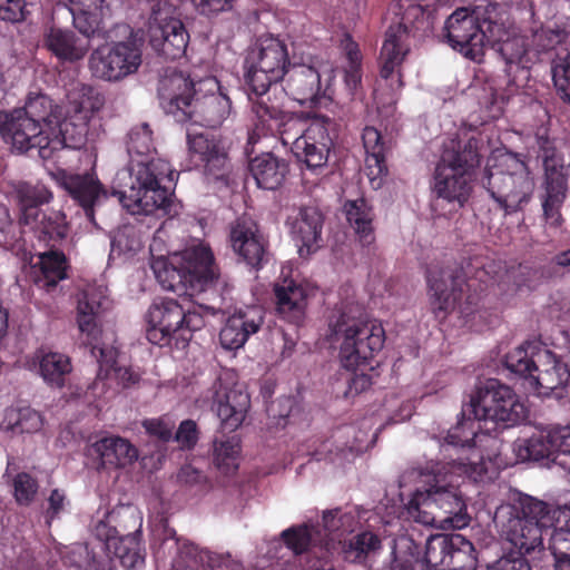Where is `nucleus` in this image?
<instances>
[{
    "label": "nucleus",
    "mask_w": 570,
    "mask_h": 570,
    "mask_svg": "<svg viewBox=\"0 0 570 570\" xmlns=\"http://www.w3.org/2000/svg\"><path fill=\"white\" fill-rule=\"evenodd\" d=\"M95 111L89 104L72 102L55 125L47 146L41 147V158L50 160L63 148L81 149L87 142L95 141L98 129L91 125Z\"/></svg>",
    "instance_id": "obj_15"
},
{
    "label": "nucleus",
    "mask_w": 570,
    "mask_h": 570,
    "mask_svg": "<svg viewBox=\"0 0 570 570\" xmlns=\"http://www.w3.org/2000/svg\"><path fill=\"white\" fill-rule=\"evenodd\" d=\"M533 43L539 52L549 55L554 87L570 101V31L543 27L533 35Z\"/></svg>",
    "instance_id": "obj_21"
},
{
    "label": "nucleus",
    "mask_w": 570,
    "mask_h": 570,
    "mask_svg": "<svg viewBox=\"0 0 570 570\" xmlns=\"http://www.w3.org/2000/svg\"><path fill=\"white\" fill-rule=\"evenodd\" d=\"M366 151L365 166L371 181L386 176L389 173L385 159V146L381 132L374 127H365L362 135Z\"/></svg>",
    "instance_id": "obj_49"
},
{
    "label": "nucleus",
    "mask_w": 570,
    "mask_h": 570,
    "mask_svg": "<svg viewBox=\"0 0 570 570\" xmlns=\"http://www.w3.org/2000/svg\"><path fill=\"white\" fill-rule=\"evenodd\" d=\"M505 273L492 259L472 257L460 266L430 265L426 268V283L431 311L443 322L456 308L469 316L475 311L482 294L498 284Z\"/></svg>",
    "instance_id": "obj_2"
},
{
    "label": "nucleus",
    "mask_w": 570,
    "mask_h": 570,
    "mask_svg": "<svg viewBox=\"0 0 570 570\" xmlns=\"http://www.w3.org/2000/svg\"><path fill=\"white\" fill-rule=\"evenodd\" d=\"M86 454L98 460V468H124L138 458L136 448L120 436L102 438L87 448Z\"/></svg>",
    "instance_id": "obj_35"
},
{
    "label": "nucleus",
    "mask_w": 570,
    "mask_h": 570,
    "mask_svg": "<svg viewBox=\"0 0 570 570\" xmlns=\"http://www.w3.org/2000/svg\"><path fill=\"white\" fill-rule=\"evenodd\" d=\"M331 337L340 342L338 356H373L385 343L381 323L372 322L365 307L345 302L330 320Z\"/></svg>",
    "instance_id": "obj_12"
},
{
    "label": "nucleus",
    "mask_w": 570,
    "mask_h": 570,
    "mask_svg": "<svg viewBox=\"0 0 570 570\" xmlns=\"http://www.w3.org/2000/svg\"><path fill=\"white\" fill-rule=\"evenodd\" d=\"M238 442L233 439L214 442L213 463L223 474H232L237 468Z\"/></svg>",
    "instance_id": "obj_55"
},
{
    "label": "nucleus",
    "mask_w": 570,
    "mask_h": 570,
    "mask_svg": "<svg viewBox=\"0 0 570 570\" xmlns=\"http://www.w3.org/2000/svg\"><path fill=\"white\" fill-rule=\"evenodd\" d=\"M287 224L294 240L297 245L299 244L301 255L304 254V250L311 254L320 247L324 216L318 208L301 207L294 218H288Z\"/></svg>",
    "instance_id": "obj_34"
},
{
    "label": "nucleus",
    "mask_w": 570,
    "mask_h": 570,
    "mask_svg": "<svg viewBox=\"0 0 570 570\" xmlns=\"http://www.w3.org/2000/svg\"><path fill=\"white\" fill-rule=\"evenodd\" d=\"M448 570H476L478 558L473 543L460 533H453Z\"/></svg>",
    "instance_id": "obj_53"
},
{
    "label": "nucleus",
    "mask_w": 570,
    "mask_h": 570,
    "mask_svg": "<svg viewBox=\"0 0 570 570\" xmlns=\"http://www.w3.org/2000/svg\"><path fill=\"white\" fill-rule=\"evenodd\" d=\"M104 285H87L79 294L77 304V323L80 332L86 334L92 345L91 354L95 356L97 341L101 334V317L111 306V301Z\"/></svg>",
    "instance_id": "obj_27"
},
{
    "label": "nucleus",
    "mask_w": 570,
    "mask_h": 570,
    "mask_svg": "<svg viewBox=\"0 0 570 570\" xmlns=\"http://www.w3.org/2000/svg\"><path fill=\"white\" fill-rule=\"evenodd\" d=\"M505 35V24L498 3L473 10L461 7L445 20L441 38L453 50L468 59L481 61L488 41H498Z\"/></svg>",
    "instance_id": "obj_10"
},
{
    "label": "nucleus",
    "mask_w": 570,
    "mask_h": 570,
    "mask_svg": "<svg viewBox=\"0 0 570 570\" xmlns=\"http://www.w3.org/2000/svg\"><path fill=\"white\" fill-rule=\"evenodd\" d=\"M147 340L164 348L166 346L184 350L190 335H184L185 308L176 299L159 297L149 306L147 312Z\"/></svg>",
    "instance_id": "obj_17"
},
{
    "label": "nucleus",
    "mask_w": 570,
    "mask_h": 570,
    "mask_svg": "<svg viewBox=\"0 0 570 570\" xmlns=\"http://www.w3.org/2000/svg\"><path fill=\"white\" fill-rule=\"evenodd\" d=\"M0 135L16 151L23 154L38 149L40 157L41 147L47 146L46 141L50 139L43 126H39L33 118L30 119L17 108L0 111Z\"/></svg>",
    "instance_id": "obj_23"
},
{
    "label": "nucleus",
    "mask_w": 570,
    "mask_h": 570,
    "mask_svg": "<svg viewBox=\"0 0 570 570\" xmlns=\"http://www.w3.org/2000/svg\"><path fill=\"white\" fill-rule=\"evenodd\" d=\"M150 267L164 289L177 293L180 297L208 295L210 303L199 306L210 314L229 311L232 284L220 277L209 247L199 245L188 248L171 261L155 258Z\"/></svg>",
    "instance_id": "obj_4"
},
{
    "label": "nucleus",
    "mask_w": 570,
    "mask_h": 570,
    "mask_svg": "<svg viewBox=\"0 0 570 570\" xmlns=\"http://www.w3.org/2000/svg\"><path fill=\"white\" fill-rule=\"evenodd\" d=\"M291 66L287 46L276 37H261L248 50L244 60V77L254 114L255 105L259 101L274 105L268 95L269 88L284 78Z\"/></svg>",
    "instance_id": "obj_14"
},
{
    "label": "nucleus",
    "mask_w": 570,
    "mask_h": 570,
    "mask_svg": "<svg viewBox=\"0 0 570 570\" xmlns=\"http://www.w3.org/2000/svg\"><path fill=\"white\" fill-rule=\"evenodd\" d=\"M14 497L19 504H29L38 490L36 480L28 473H19L13 480Z\"/></svg>",
    "instance_id": "obj_61"
},
{
    "label": "nucleus",
    "mask_w": 570,
    "mask_h": 570,
    "mask_svg": "<svg viewBox=\"0 0 570 570\" xmlns=\"http://www.w3.org/2000/svg\"><path fill=\"white\" fill-rule=\"evenodd\" d=\"M417 482L406 505V518L424 527L461 529L469 524L466 505L458 489L440 472L411 469L399 479L400 488Z\"/></svg>",
    "instance_id": "obj_6"
},
{
    "label": "nucleus",
    "mask_w": 570,
    "mask_h": 570,
    "mask_svg": "<svg viewBox=\"0 0 570 570\" xmlns=\"http://www.w3.org/2000/svg\"><path fill=\"white\" fill-rule=\"evenodd\" d=\"M471 177L463 173L455 171L453 167H445L436 164L433 175L432 191L438 198L449 204L463 207L471 195Z\"/></svg>",
    "instance_id": "obj_37"
},
{
    "label": "nucleus",
    "mask_w": 570,
    "mask_h": 570,
    "mask_svg": "<svg viewBox=\"0 0 570 570\" xmlns=\"http://www.w3.org/2000/svg\"><path fill=\"white\" fill-rule=\"evenodd\" d=\"M248 170L259 188L275 190L285 180L288 164L272 153H263L249 160Z\"/></svg>",
    "instance_id": "obj_44"
},
{
    "label": "nucleus",
    "mask_w": 570,
    "mask_h": 570,
    "mask_svg": "<svg viewBox=\"0 0 570 570\" xmlns=\"http://www.w3.org/2000/svg\"><path fill=\"white\" fill-rule=\"evenodd\" d=\"M255 116L248 144H255L256 137L261 136L279 137L284 146L291 145V150L302 167L315 175L323 174L334 146L331 135L334 122L330 117L317 115L303 130L293 112L263 101L255 105Z\"/></svg>",
    "instance_id": "obj_3"
},
{
    "label": "nucleus",
    "mask_w": 570,
    "mask_h": 570,
    "mask_svg": "<svg viewBox=\"0 0 570 570\" xmlns=\"http://www.w3.org/2000/svg\"><path fill=\"white\" fill-rule=\"evenodd\" d=\"M503 364L512 375L529 380L533 385V373L538 371L533 358H503Z\"/></svg>",
    "instance_id": "obj_62"
},
{
    "label": "nucleus",
    "mask_w": 570,
    "mask_h": 570,
    "mask_svg": "<svg viewBox=\"0 0 570 570\" xmlns=\"http://www.w3.org/2000/svg\"><path fill=\"white\" fill-rule=\"evenodd\" d=\"M482 185L505 215L522 210L531 200L534 179L525 161L505 154L488 163Z\"/></svg>",
    "instance_id": "obj_13"
},
{
    "label": "nucleus",
    "mask_w": 570,
    "mask_h": 570,
    "mask_svg": "<svg viewBox=\"0 0 570 570\" xmlns=\"http://www.w3.org/2000/svg\"><path fill=\"white\" fill-rule=\"evenodd\" d=\"M20 227L19 223L12 220L9 208L0 203V245L16 246L21 238Z\"/></svg>",
    "instance_id": "obj_59"
},
{
    "label": "nucleus",
    "mask_w": 570,
    "mask_h": 570,
    "mask_svg": "<svg viewBox=\"0 0 570 570\" xmlns=\"http://www.w3.org/2000/svg\"><path fill=\"white\" fill-rule=\"evenodd\" d=\"M532 386L539 395L554 400L561 406L570 405V364L562 358H552V365L533 377Z\"/></svg>",
    "instance_id": "obj_36"
},
{
    "label": "nucleus",
    "mask_w": 570,
    "mask_h": 570,
    "mask_svg": "<svg viewBox=\"0 0 570 570\" xmlns=\"http://www.w3.org/2000/svg\"><path fill=\"white\" fill-rule=\"evenodd\" d=\"M548 534V549L554 560V570H570V528L552 527Z\"/></svg>",
    "instance_id": "obj_54"
},
{
    "label": "nucleus",
    "mask_w": 570,
    "mask_h": 570,
    "mask_svg": "<svg viewBox=\"0 0 570 570\" xmlns=\"http://www.w3.org/2000/svg\"><path fill=\"white\" fill-rule=\"evenodd\" d=\"M196 11L205 17H217L219 13L230 11L236 0H190Z\"/></svg>",
    "instance_id": "obj_63"
},
{
    "label": "nucleus",
    "mask_w": 570,
    "mask_h": 570,
    "mask_svg": "<svg viewBox=\"0 0 570 570\" xmlns=\"http://www.w3.org/2000/svg\"><path fill=\"white\" fill-rule=\"evenodd\" d=\"M42 426L41 415L31 407L8 409L2 428L19 433L37 432Z\"/></svg>",
    "instance_id": "obj_52"
},
{
    "label": "nucleus",
    "mask_w": 570,
    "mask_h": 570,
    "mask_svg": "<svg viewBox=\"0 0 570 570\" xmlns=\"http://www.w3.org/2000/svg\"><path fill=\"white\" fill-rule=\"evenodd\" d=\"M166 4L156 1L151 6L149 17V35L151 48L165 59L181 58L187 49L189 35L181 20L169 17Z\"/></svg>",
    "instance_id": "obj_20"
},
{
    "label": "nucleus",
    "mask_w": 570,
    "mask_h": 570,
    "mask_svg": "<svg viewBox=\"0 0 570 570\" xmlns=\"http://www.w3.org/2000/svg\"><path fill=\"white\" fill-rule=\"evenodd\" d=\"M190 160L207 176L223 179L229 170V158L222 139L205 132L187 131Z\"/></svg>",
    "instance_id": "obj_24"
},
{
    "label": "nucleus",
    "mask_w": 570,
    "mask_h": 570,
    "mask_svg": "<svg viewBox=\"0 0 570 570\" xmlns=\"http://www.w3.org/2000/svg\"><path fill=\"white\" fill-rule=\"evenodd\" d=\"M158 97L178 122L218 128L232 111V100L215 77L195 81L181 70L168 68L158 83Z\"/></svg>",
    "instance_id": "obj_5"
},
{
    "label": "nucleus",
    "mask_w": 570,
    "mask_h": 570,
    "mask_svg": "<svg viewBox=\"0 0 570 570\" xmlns=\"http://www.w3.org/2000/svg\"><path fill=\"white\" fill-rule=\"evenodd\" d=\"M344 214L348 225L356 234L363 247H368L375 242L374 212L364 198L346 200Z\"/></svg>",
    "instance_id": "obj_45"
},
{
    "label": "nucleus",
    "mask_w": 570,
    "mask_h": 570,
    "mask_svg": "<svg viewBox=\"0 0 570 570\" xmlns=\"http://www.w3.org/2000/svg\"><path fill=\"white\" fill-rule=\"evenodd\" d=\"M344 559L350 562L363 563L370 569L381 564L384 556L380 537L371 531H363L343 543Z\"/></svg>",
    "instance_id": "obj_41"
},
{
    "label": "nucleus",
    "mask_w": 570,
    "mask_h": 570,
    "mask_svg": "<svg viewBox=\"0 0 570 570\" xmlns=\"http://www.w3.org/2000/svg\"><path fill=\"white\" fill-rule=\"evenodd\" d=\"M276 312L286 322L299 326L306 316L307 288L293 278H283L274 285Z\"/></svg>",
    "instance_id": "obj_29"
},
{
    "label": "nucleus",
    "mask_w": 570,
    "mask_h": 570,
    "mask_svg": "<svg viewBox=\"0 0 570 570\" xmlns=\"http://www.w3.org/2000/svg\"><path fill=\"white\" fill-rule=\"evenodd\" d=\"M141 63V49L128 39L96 49L89 59L94 75L105 80H119L137 71Z\"/></svg>",
    "instance_id": "obj_22"
},
{
    "label": "nucleus",
    "mask_w": 570,
    "mask_h": 570,
    "mask_svg": "<svg viewBox=\"0 0 570 570\" xmlns=\"http://www.w3.org/2000/svg\"><path fill=\"white\" fill-rule=\"evenodd\" d=\"M176 557L171 563V570H199V567H208L210 570H242V566L232 560L230 556L216 554L209 550H199L189 542L175 541Z\"/></svg>",
    "instance_id": "obj_30"
},
{
    "label": "nucleus",
    "mask_w": 570,
    "mask_h": 570,
    "mask_svg": "<svg viewBox=\"0 0 570 570\" xmlns=\"http://www.w3.org/2000/svg\"><path fill=\"white\" fill-rule=\"evenodd\" d=\"M102 370H106V377H114L124 385L135 383L138 380V374L132 372L129 366L119 364L117 358H101L99 362V376Z\"/></svg>",
    "instance_id": "obj_60"
},
{
    "label": "nucleus",
    "mask_w": 570,
    "mask_h": 570,
    "mask_svg": "<svg viewBox=\"0 0 570 570\" xmlns=\"http://www.w3.org/2000/svg\"><path fill=\"white\" fill-rule=\"evenodd\" d=\"M71 6L75 28L89 39L98 33L102 21L112 14L121 0H67Z\"/></svg>",
    "instance_id": "obj_31"
},
{
    "label": "nucleus",
    "mask_w": 570,
    "mask_h": 570,
    "mask_svg": "<svg viewBox=\"0 0 570 570\" xmlns=\"http://www.w3.org/2000/svg\"><path fill=\"white\" fill-rule=\"evenodd\" d=\"M342 366L350 372L345 379L347 389L343 392V397L351 399L365 391L372 384L380 362L377 358H342Z\"/></svg>",
    "instance_id": "obj_48"
},
{
    "label": "nucleus",
    "mask_w": 570,
    "mask_h": 570,
    "mask_svg": "<svg viewBox=\"0 0 570 570\" xmlns=\"http://www.w3.org/2000/svg\"><path fill=\"white\" fill-rule=\"evenodd\" d=\"M488 570H531V566L524 554L510 552L489 566Z\"/></svg>",
    "instance_id": "obj_64"
},
{
    "label": "nucleus",
    "mask_w": 570,
    "mask_h": 570,
    "mask_svg": "<svg viewBox=\"0 0 570 570\" xmlns=\"http://www.w3.org/2000/svg\"><path fill=\"white\" fill-rule=\"evenodd\" d=\"M479 140L474 137L466 141L451 140L444 145L439 165L453 167L472 178V171L480 165Z\"/></svg>",
    "instance_id": "obj_43"
},
{
    "label": "nucleus",
    "mask_w": 570,
    "mask_h": 570,
    "mask_svg": "<svg viewBox=\"0 0 570 570\" xmlns=\"http://www.w3.org/2000/svg\"><path fill=\"white\" fill-rule=\"evenodd\" d=\"M512 450L521 462L548 466L558 453L570 454V425L540 424L529 438L515 440Z\"/></svg>",
    "instance_id": "obj_18"
},
{
    "label": "nucleus",
    "mask_w": 570,
    "mask_h": 570,
    "mask_svg": "<svg viewBox=\"0 0 570 570\" xmlns=\"http://www.w3.org/2000/svg\"><path fill=\"white\" fill-rule=\"evenodd\" d=\"M35 267L38 268L35 284L52 294L58 291L59 283L68 278L70 263L62 250L49 247L48 250L38 254V262Z\"/></svg>",
    "instance_id": "obj_39"
},
{
    "label": "nucleus",
    "mask_w": 570,
    "mask_h": 570,
    "mask_svg": "<svg viewBox=\"0 0 570 570\" xmlns=\"http://www.w3.org/2000/svg\"><path fill=\"white\" fill-rule=\"evenodd\" d=\"M558 510L544 501L524 495L519 504H501L493 522L500 537L521 554L544 549L543 537L554 525Z\"/></svg>",
    "instance_id": "obj_9"
},
{
    "label": "nucleus",
    "mask_w": 570,
    "mask_h": 570,
    "mask_svg": "<svg viewBox=\"0 0 570 570\" xmlns=\"http://www.w3.org/2000/svg\"><path fill=\"white\" fill-rule=\"evenodd\" d=\"M62 187L83 209L86 217L96 225L95 208L108 199L101 183L90 175H67L62 178Z\"/></svg>",
    "instance_id": "obj_33"
},
{
    "label": "nucleus",
    "mask_w": 570,
    "mask_h": 570,
    "mask_svg": "<svg viewBox=\"0 0 570 570\" xmlns=\"http://www.w3.org/2000/svg\"><path fill=\"white\" fill-rule=\"evenodd\" d=\"M11 197L19 210V225L29 226L35 237L47 247H56L66 238L68 222L62 210L46 208L52 191L42 183L18 181L12 185Z\"/></svg>",
    "instance_id": "obj_11"
},
{
    "label": "nucleus",
    "mask_w": 570,
    "mask_h": 570,
    "mask_svg": "<svg viewBox=\"0 0 570 570\" xmlns=\"http://www.w3.org/2000/svg\"><path fill=\"white\" fill-rule=\"evenodd\" d=\"M229 242L238 258L254 269L262 268L268 259L267 242L250 217H239L232 224Z\"/></svg>",
    "instance_id": "obj_26"
},
{
    "label": "nucleus",
    "mask_w": 570,
    "mask_h": 570,
    "mask_svg": "<svg viewBox=\"0 0 570 570\" xmlns=\"http://www.w3.org/2000/svg\"><path fill=\"white\" fill-rule=\"evenodd\" d=\"M266 412L271 419L276 420L277 425L285 428L289 420L299 412V409L294 397L282 396L271 402L266 407Z\"/></svg>",
    "instance_id": "obj_58"
},
{
    "label": "nucleus",
    "mask_w": 570,
    "mask_h": 570,
    "mask_svg": "<svg viewBox=\"0 0 570 570\" xmlns=\"http://www.w3.org/2000/svg\"><path fill=\"white\" fill-rule=\"evenodd\" d=\"M488 45L494 47L499 46V52L504 58L507 63H521L527 53V45L523 37L510 36L505 27V35L501 40L488 41Z\"/></svg>",
    "instance_id": "obj_56"
},
{
    "label": "nucleus",
    "mask_w": 570,
    "mask_h": 570,
    "mask_svg": "<svg viewBox=\"0 0 570 570\" xmlns=\"http://www.w3.org/2000/svg\"><path fill=\"white\" fill-rule=\"evenodd\" d=\"M126 145L130 160L117 173L112 195L131 215H178L179 205L173 191L174 170L168 161L150 158L156 149L149 125L132 127Z\"/></svg>",
    "instance_id": "obj_1"
},
{
    "label": "nucleus",
    "mask_w": 570,
    "mask_h": 570,
    "mask_svg": "<svg viewBox=\"0 0 570 570\" xmlns=\"http://www.w3.org/2000/svg\"><path fill=\"white\" fill-rule=\"evenodd\" d=\"M375 570H425L420 544L410 535L393 539Z\"/></svg>",
    "instance_id": "obj_40"
},
{
    "label": "nucleus",
    "mask_w": 570,
    "mask_h": 570,
    "mask_svg": "<svg viewBox=\"0 0 570 570\" xmlns=\"http://www.w3.org/2000/svg\"><path fill=\"white\" fill-rule=\"evenodd\" d=\"M38 368L42 379L56 386H62L65 376L70 373V358H38Z\"/></svg>",
    "instance_id": "obj_57"
},
{
    "label": "nucleus",
    "mask_w": 570,
    "mask_h": 570,
    "mask_svg": "<svg viewBox=\"0 0 570 570\" xmlns=\"http://www.w3.org/2000/svg\"><path fill=\"white\" fill-rule=\"evenodd\" d=\"M543 159L546 198L542 204L547 223L559 227L562 223L560 208L568 191V177L570 176V163L566 164L563 155L548 141L541 146Z\"/></svg>",
    "instance_id": "obj_19"
},
{
    "label": "nucleus",
    "mask_w": 570,
    "mask_h": 570,
    "mask_svg": "<svg viewBox=\"0 0 570 570\" xmlns=\"http://www.w3.org/2000/svg\"><path fill=\"white\" fill-rule=\"evenodd\" d=\"M357 523L356 517L352 512L333 509L323 513L324 535L318 528L308 529L306 525H298L283 531L281 537L295 554L304 553L316 544L324 546L328 550L335 541L341 543V539L346 533L353 532Z\"/></svg>",
    "instance_id": "obj_16"
},
{
    "label": "nucleus",
    "mask_w": 570,
    "mask_h": 570,
    "mask_svg": "<svg viewBox=\"0 0 570 570\" xmlns=\"http://www.w3.org/2000/svg\"><path fill=\"white\" fill-rule=\"evenodd\" d=\"M18 109L30 119L33 118L39 126H43L48 135L53 132L55 125L59 124L63 115L62 108L42 94L30 96L24 106Z\"/></svg>",
    "instance_id": "obj_50"
},
{
    "label": "nucleus",
    "mask_w": 570,
    "mask_h": 570,
    "mask_svg": "<svg viewBox=\"0 0 570 570\" xmlns=\"http://www.w3.org/2000/svg\"><path fill=\"white\" fill-rule=\"evenodd\" d=\"M45 46L61 61L75 62L89 50V40L76 36L72 30L50 27L45 35Z\"/></svg>",
    "instance_id": "obj_42"
},
{
    "label": "nucleus",
    "mask_w": 570,
    "mask_h": 570,
    "mask_svg": "<svg viewBox=\"0 0 570 570\" xmlns=\"http://www.w3.org/2000/svg\"><path fill=\"white\" fill-rule=\"evenodd\" d=\"M462 415L466 421L459 422L449 431L445 438L446 445L454 448L474 445L476 433L472 428L466 429L471 420L483 422L487 431L507 429L517 425L525 417V407L511 387L491 379L471 395L470 402L462 409Z\"/></svg>",
    "instance_id": "obj_7"
},
{
    "label": "nucleus",
    "mask_w": 570,
    "mask_h": 570,
    "mask_svg": "<svg viewBox=\"0 0 570 570\" xmlns=\"http://www.w3.org/2000/svg\"><path fill=\"white\" fill-rule=\"evenodd\" d=\"M140 529L141 517L137 509L130 505L115 508L91 525V532L97 539L119 537L128 532L140 534Z\"/></svg>",
    "instance_id": "obj_38"
},
{
    "label": "nucleus",
    "mask_w": 570,
    "mask_h": 570,
    "mask_svg": "<svg viewBox=\"0 0 570 570\" xmlns=\"http://www.w3.org/2000/svg\"><path fill=\"white\" fill-rule=\"evenodd\" d=\"M453 533H438L431 534L425 544V552L422 556V561L428 568L434 570H448L450 556H451V541Z\"/></svg>",
    "instance_id": "obj_51"
},
{
    "label": "nucleus",
    "mask_w": 570,
    "mask_h": 570,
    "mask_svg": "<svg viewBox=\"0 0 570 570\" xmlns=\"http://www.w3.org/2000/svg\"><path fill=\"white\" fill-rule=\"evenodd\" d=\"M232 291L234 286L232 285ZM233 308V292H230V308L225 326L220 330L219 341L222 346L228 351H236L245 345L250 335L257 333L264 323L265 312L258 305H246ZM215 313L214 315H216ZM218 314L226 315L219 312Z\"/></svg>",
    "instance_id": "obj_25"
},
{
    "label": "nucleus",
    "mask_w": 570,
    "mask_h": 570,
    "mask_svg": "<svg viewBox=\"0 0 570 570\" xmlns=\"http://www.w3.org/2000/svg\"><path fill=\"white\" fill-rule=\"evenodd\" d=\"M399 24L391 26L386 33L380 53V78L384 80L391 91H397L403 86L402 63L410 52L409 38H423L434 28L435 8L449 4L452 0H412L405 4Z\"/></svg>",
    "instance_id": "obj_8"
},
{
    "label": "nucleus",
    "mask_w": 570,
    "mask_h": 570,
    "mask_svg": "<svg viewBox=\"0 0 570 570\" xmlns=\"http://www.w3.org/2000/svg\"><path fill=\"white\" fill-rule=\"evenodd\" d=\"M214 385V404H216L217 416L220 420L223 430L233 432L244 421L250 405L247 392L239 386L222 389V383Z\"/></svg>",
    "instance_id": "obj_32"
},
{
    "label": "nucleus",
    "mask_w": 570,
    "mask_h": 570,
    "mask_svg": "<svg viewBox=\"0 0 570 570\" xmlns=\"http://www.w3.org/2000/svg\"><path fill=\"white\" fill-rule=\"evenodd\" d=\"M67 562L80 570H112L115 567L114 558L102 541L97 546L73 544L68 552Z\"/></svg>",
    "instance_id": "obj_46"
},
{
    "label": "nucleus",
    "mask_w": 570,
    "mask_h": 570,
    "mask_svg": "<svg viewBox=\"0 0 570 570\" xmlns=\"http://www.w3.org/2000/svg\"><path fill=\"white\" fill-rule=\"evenodd\" d=\"M97 540L105 542V547L112 558L118 559L127 569L139 567L145 561V549L140 542V534L128 532L119 537Z\"/></svg>",
    "instance_id": "obj_47"
},
{
    "label": "nucleus",
    "mask_w": 570,
    "mask_h": 570,
    "mask_svg": "<svg viewBox=\"0 0 570 570\" xmlns=\"http://www.w3.org/2000/svg\"><path fill=\"white\" fill-rule=\"evenodd\" d=\"M285 94L299 105L317 107L326 98V89H322L320 71L309 65H292L284 78Z\"/></svg>",
    "instance_id": "obj_28"
}]
</instances>
